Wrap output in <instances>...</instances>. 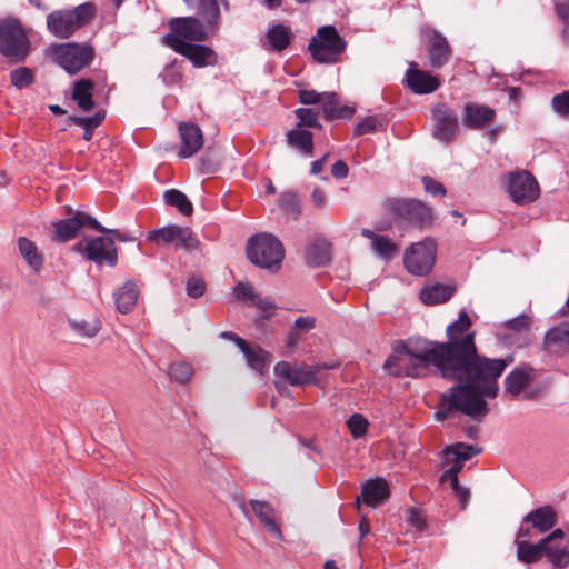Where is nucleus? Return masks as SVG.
I'll use <instances>...</instances> for the list:
<instances>
[{
    "instance_id": "1",
    "label": "nucleus",
    "mask_w": 569,
    "mask_h": 569,
    "mask_svg": "<svg viewBox=\"0 0 569 569\" xmlns=\"http://www.w3.org/2000/svg\"><path fill=\"white\" fill-rule=\"evenodd\" d=\"M471 320L461 310L458 319L447 327L448 341H432V346L445 359L447 373H455L458 383L448 388L440 397L437 420H446L452 412H460L480 421L489 412L487 398L498 396V379L513 361L512 357L491 359L477 352Z\"/></svg>"
},
{
    "instance_id": "2",
    "label": "nucleus",
    "mask_w": 569,
    "mask_h": 569,
    "mask_svg": "<svg viewBox=\"0 0 569 569\" xmlns=\"http://www.w3.org/2000/svg\"><path fill=\"white\" fill-rule=\"evenodd\" d=\"M392 355L385 361L383 368L396 377H423L429 366L433 365L441 377L457 381L455 373H447V363L429 340H402L396 341L392 346Z\"/></svg>"
},
{
    "instance_id": "3",
    "label": "nucleus",
    "mask_w": 569,
    "mask_h": 569,
    "mask_svg": "<svg viewBox=\"0 0 569 569\" xmlns=\"http://www.w3.org/2000/svg\"><path fill=\"white\" fill-rule=\"evenodd\" d=\"M96 12V6L91 2L79 4L73 9L54 10L47 16V29L56 38L68 39L88 24Z\"/></svg>"
},
{
    "instance_id": "4",
    "label": "nucleus",
    "mask_w": 569,
    "mask_h": 569,
    "mask_svg": "<svg viewBox=\"0 0 569 569\" xmlns=\"http://www.w3.org/2000/svg\"><path fill=\"white\" fill-rule=\"evenodd\" d=\"M30 40L17 18L0 20V53L11 63L23 62L30 53Z\"/></svg>"
},
{
    "instance_id": "5",
    "label": "nucleus",
    "mask_w": 569,
    "mask_h": 569,
    "mask_svg": "<svg viewBox=\"0 0 569 569\" xmlns=\"http://www.w3.org/2000/svg\"><path fill=\"white\" fill-rule=\"evenodd\" d=\"M247 257L256 266L276 272L284 257L281 241L270 233H261L249 239Z\"/></svg>"
},
{
    "instance_id": "6",
    "label": "nucleus",
    "mask_w": 569,
    "mask_h": 569,
    "mask_svg": "<svg viewBox=\"0 0 569 569\" xmlns=\"http://www.w3.org/2000/svg\"><path fill=\"white\" fill-rule=\"evenodd\" d=\"M346 49V41L333 26H323L317 30L308 44L313 60L319 63H336Z\"/></svg>"
},
{
    "instance_id": "7",
    "label": "nucleus",
    "mask_w": 569,
    "mask_h": 569,
    "mask_svg": "<svg viewBox=\"0 0 569 569\" xmlns=\"http://www.w3.org/2000/svg\"><path fill=\"white\" fill-rule=\"evenodd\" d=\"M52 57L68 73H77L88 67L94 57V49L88 43L68 42L51 48Z\"/></svg>"
},
{
    "instance_id": "8",
    "label": "nucleus",
    "mask_w": 569,
    "mask_h": 569,
    "mask_svg": "<svg viewBox=\"0 0 569 569\" xmlns=\"http://www.w3.org/2000/svg\"><path fill=\"white\" fill-rule=\"evenodd\" d=\"M72 250L98 266L114 267L118 263L114 239L109 237H84L72 247Z\"/></svg>"
},
{
    "instance_id": "9",
    "label": "nucleus",
    "mask_w": 569,
    "mask_h": 569,
    "mask_svg": "<svg viewBox=\"0 0 569 569\" xmlns=\"http://www.w3.org/2000/svg\"><path fill=\"white\" fill-rule=\"evenodd\" d=\"M385 208L395 219L405 220L419 228L432 221L431 208L417 199L391 198L386 200Z\"/></svg>"
},
{
    "instance_id": "10",
    "label": "nucleus",
    "mask_w": 569,
    "mask_h": 569,
    "mask_svg": "<svg viewBox=\"0 0 569 569\" xmlns=\"http://www.w3.org/2000/svg\"><path fill=\"white\" fill-rule=\"evenodd\" d=\"M538 371L529 365H520L511 370L503 380V395L516 399L520 395L531 400L542 393V388H531L537 379Z\"/></svg>"
},
{
    "instance_id": "11",
    "label": "nucleus",
    "mask_w": 569,
    "mask_h": 569,
    "mask_svg": "<svg viewBox=\"0 0 569 569\" xmlns=\"http://www.w3.org/2000/svg\"><path fill=\"white\" fill-rule=\"evenodd\" d=\"M437 243L435 239L427 237L422 241L412 243L403 256L405 267L411 274H428L436 262Z\"/></svg>"
},
{
    "instance_id": "12",
    "label": "nucleus",
    "mask_w": 569,
    "mask_h": 569,
    "mask_svg": "<svg viewBox=\"0 0 569 569\" xmlns=\"http://www.w3.org/2000/svg\"><path fill=\"white\" fill-rule=\"evenodd\" d=\"M170 32L163 37V42L170 48V37L178 40H189L190 42H204L209 39L211 32L196 17L173 18L169 22Z\"/></svg>"
},
{
    "instance_id": "13",
    "label": "nucleus",
    "mask_w": 569,
    "mask_h": 569,
    "mask_svg": "<svg viewBox=\"0 0 569 569\" xmlns=\"http://www.w3.org/2000/svg\"><path fill=\"white\" fill-rule=\"evenodd\" d=\"M148 239L158 244H174L177 248L192 251L199 248L200 242L188 227L171 224L149 232Z\"/></svg>"
},
{
    "instance_id": "14",
    "label": "nucleus",
    "mask_w": 569,
    "mask_h": 569,
    "mask_svg": "<svg viewBox=\"0 0 569 569\" xmlns=\"http://www.w3.org/2000/svg\"><path fill=\"white\" fill-rule=\"evenodd\" d=\"M86 226H89L96 231H106V228L101 226L94 218L90 217L86 212L77 211L73 217L61 219L52 223V238L57 242L64 243L76 238L80 230Z\"/></svg>"
},
{
    "instance_id": "15",
    "label": "nucleus",
    "mask_w": 569,
    "mask_h": 569,
    "mask_svg": "<svg viewBox=\"0 0 569 569\" xmlns=\"http://www.w3.org/2000/svg\"><path fill=\"white\" fill-rule=\"evenodd\" d=\"M433 121L432 136L446 143L452 142L458 133V118L456 111L445 102H438L431 110Z\"/></svg>"
},
{
    "instance_id": "16",
    "label": "nucleus",
    "mask_w": 569,
    "mask_h": 569,
    "mask_svg": "<svg viewBox=\"0 0 569 569\" xmlns=\"http://www.w3.org/2000/svg\"><path fill=\"white\" fill-rule=\"evenodd\" d=\"M508 191L517 204L533 202L540 194L537 180L528 171L509 173Z\"/></svg>"
},
{
    "instance_id": "17",
    "label": "nucleus",
    "mask_w": 569,
    "mask_h": 569,
    "mask_svg": "<svg viewBox=\"0 0 569 569\" xmlns=\"http://www.w3.org/2000/svg\"><path fill=\"white\" fill-rule=\"evenodd\" d=\"M170 48L189 59L196 68L214 66L217 63V53L207 46L178 40L173 36L170 37Z\"/></svg>"
},
{
    "instance_id": "18",
    "label": "nucleus",
    "mask_w": 569,
    "mask_h": 569,
    "mask_svg": "<svg viewBox=\"0 0 569 569\" xmlns=\"http://www.w3.org/2000/svg\"><path fill=\"white\" fill-rule=\"evenodd\" d=\"M426 39V51L429 66L432 69H440L447 64L452 57V49L443 34L432 28L423 31Z\"/></svg>"
},
{
    "instance_id": "19",
    "label": "nucleus",
    "mask_w": 569,
    "mask_h": 569,
    "mask_svg": "<svg viewBox=\"0 0 569 569\" xmlns=\"http://www.w3.org/2000/svg\"><path fill=\"white\" fill-rule=\"evenodd\" d=\"M319 369L320 366H292L287 361H280L274 366V373L291 386H306L316 382Z\"/></svg>"
},
{
    "instance_id": "20",
    "label": "nucleus",
    "mask_w": 569,
    "mask_h": 569,
    "mask_svg": "<svg viewBox=\"0 0 569 569\" xmlns=\"http://www.w3.org/2000/svg\"><path fill=\"white\" fill-rule=\"evenodd\" d=\"M440 79L428 71L420 70L416 63L406 71V84L416 94H429L438 90Z\"/></svg>"
},
{
    "instance_id": "21",
    "label": "nucleus",
    "mask_w": 569,
    "mask_h": 569,
    "mask_svg": "<svg viewBox=\"0 0 569 569\" xmlns=\"http://www.w3.org/2000/svg\"><path fill=\"white\" fill-rule=\"evenodd\" d=\"M389 497L390 489L388 482L381 477H376L362 485L361 495L357 497L356 505L359 507L362 501L365 505L376 508L385 503Z\"/></svg>"
},
{
    "instance_id": "22",
    "label": "nucleus",
    "mask_w": 569,
    "mask_h": 569,
    "mask_svg": "<svg viewBox=\"0 0 569 569\" xmlns=\"http://www.w3.org/2000/svg\"><path fill=\"white\" fill-rule=\"evenodd\" d=\"M178 129L181 139L178 156L182 159L194 156L203 146L201 129L194 123H180Z\"/></svg>"
},
{
    "instance_id": "23",
    "label": "nucleus",
    "mask_w": 569,
    "mask_h": 569,
    "mask_svg": "<svg viewBox=\"0 0 569 569\" xmlns=\"http://www.w3.org/2000/svg\"><path fill=\"white\" fill-rule=\"evenodd\" d=\"M293 38L289 26L282 23H272L264 36L263 48L267 51L281 52L289 47Z\"/></svg>"
},
{
    "instance_id": "24",
    "label": "nucleus",
    "mask_w": 569,
    "mask_h": 569,
    "mask_svg": "<svg viewBox=\"0 0 569 569\" xmlns=\"http://www.w3.org/2000/svg\"><path fill=\"white\" fill-rule=\"evenodd\" d=\"M557 513L552 506L546 505L531 510L523 517V523H529L540 533L552 529L557 523Z\"/></svg>"
},
{
    "instance_id": "25",
    "label": "nucleus",
    "mask_w": 569,
    "mask_h": 569,
    "mask_svg": "<svg viewBox=\"0 0 569 569\" xmlns=\"http://www.w3.org/2000/svg\"><path fill=\"white\" fill-rule=\"evenodd\" d=\"M495 109L477 103L465 106V124L470 129H481L495 120Z\"/></svg>"
},
{
    "instance_id": "26",
    "label": "nucleus",
    "mask_w": 569,
    "mask_h": 569,
    "mask_svg": "<svg viewBox=\"0 0 569 569\" xmlns=\"http://www.w3.org/2000/svg\"><path fill=\"white\" fill-rule=\"evenodd\" d=\"M543 347L552 353L569 350V323L565 322L549 329L543 338Z\"/></svg>"
},
{
    "instance_id": "27",
    "label": "nucleus",
    "mask_w": 569,
    "mask_h": 569,
    "mask_svg": "<svg viewBox=\"0 0 569 569\" xmlns=\"http://www.w3.org/2000/svg\"><path fill=\"white\" fill-rule=\"evenodd\" d=\"M249 505L256 515V517L259 519V521L277 538H281V529L280 526L274 520V509L273 507L267 502L261 500L251 499L249 501Z\"/></svg>"
},
{
    "instance_id": "28",
    "label": "nucleus",
    "mask_w": 569,
    "mask_h": 569,
    "mask_svg": "<svg viewBox=\"0 0 569 569\" xmlns=\"http://www.w3.org/2000/svg\"><path fill=\"white\" fill-rule=\"evenodd\" d=\"M331 260V246L323 239L311 242L305 252V261L310 267H323Z\"/></svg>"
},
{
    "instance_id": "29",
    "label": "nucleus",
    "mask_w": 569,
    "mask_h": 569,
    "mask_svg": "<svg viewBox=\"0 0 569 569\" xmlns=\"http://www.w3.org/2000/svg\"><path fill=\"white\" fill-rule=\"evenodd\" d=\"M456 291L455 286L433 283L420 290V299L425 305L433 306L447 302Z\"/></svg>"
},
{
    "instance_id": "30",
    "label": "nucleus",
    "mask_w": 569,
    "mask_h": 569,
    "mask_svg": "<svg viewBox=\"0 0 569 569\" xmlns=\"http://www.w3.org/2000/svg\"><path fill=\"white\" fill-rule=\"evenodd\" d=\"M286 141L288 146L298 150L302 156H312L313 134L309 130L296 127L286 133Z\"/></svg>"
},
{
    "instance_id": "31",
    "label": "nucleus",
    "mask_w": 569,
    "mask_h": 569,
    "mask_svg": "<svg viewBox=\"0 0 569 569\" xmlns=\"http://www.w3.org/2000/svg\"><path fill=\"white\" fill-rule=\"evenodd\" d=\"M198 14L202 18L203 24L216 34L220 28V3L218 0H199Z\"/></svg>"
},
{
    "instance_id": "32",
    "label": "nucleus",
    "mask_w": 569,
    "mask_h": 569,
    "mask_svg": "<svg viewBox=\"0 0 569 569\" xmlns=\"http://www.w3.org/2000/svg\"><path fill=\"white\" fill-rule=\"evenodd\" d=\"M138 295L136 282L128 280L113 295L117 310L121 313L130 312L137 303Z\"/></svg>"
},
{
    "instance_id": "33",
    "label": "nucleus",
    "mask_w": 569,
    "mask_h": 569,
    "mask_svg": "<svg viewBox=\"0 0 569 569\" xmlns=\"http://www.w3.org/2000/svg\"><path fill=\"white\" fill-rule=\"evenodd\" d=\"M18 248L27 264L34 272H40L44 262V258L43 254L39 252L36 243L26 237H20L18 239Z\"/></svg>"
},
{
    "instance_id": "34",
    "label": "nucleus",
    "mask_w": 569,
    "mask_h": 569,
    "mask_svg": "<svg viewBox=\"0 0 569 569\" xmlns=\"http://www.w3.org/2000/svg\"><path fill=\"white\" fill-rule=\"evenodd\" d=\"M92 90L93 82L90 79H80L73 83L71 97L83 111H89L94 107Z\"/></svg>"
},
{
    "instance_id": "35",
    "label": "nucleus",
    "mask_w": 569,
    "mask_h": 569,
    "mask_svg": "<svg viewBox=\"0 0 569 569\" xmlns=\"http://www.w3.org/2000/svg\"><path fill=\"white\" fill-rule=\"evenodd\" d=\"M543 555L553 567L565 568L569 565V546L563 542L545 543Z\"/></svg>"
},
{
    "instance_id": "36",
    "label": "nucleus",
    "mask_w": 569,
    "mask_h": 569,
    "mask_svg": "<svg viewBox=\"0 0 569 569\" xmlns=\"http://www.w3.org/2000/svg\"><path fill=\"white\" fill-rule=\"evenodd\" d=\"M543 541L542 539L537 543L518 542L517 559L526 565L538 562L543 556Z\"/></svg>"
},
{
    "instance_id": "37",
    "label": "nucleus",
    "mask_w": 569,
    "mask_h": 569,
    "mask_svg": "<svg viewBox=\"0 0 569 569\" xmlns=\"http://www.w3.org/2000/svg\"><path fill=\"white\" fill-rule=\"evenodd\" d=\"M241 352L244 355L247 363L252 369L262 372L268 367V358L269 353L264 351L260 347H250L246 341V346L240 348Z\"/></svg>"
},
{
    "instance_id": "38",
    "label": "nucleus",
    "mask_w": 569,
    "mask_h": 569,
    "mask_svg": "<svg viewBox=\"0 0 569 569\" xmlns=\"http://www.w3.org/2000/svg\"><path fill=\"white\" fill-rule=\"evenodd\" d=\"M166 204L174 207L183 216H191L193 206L188 197L178 189H170L163 193Z\"/></svg>"
},
{
    "instance_id": "39",
    "label": "nucleus",
    "mask_w": 569,
    "mask_h": 569,
    "mask_svg": "<svg viewBox=\"0 0 569 569\" xmlns=\"http://www.w3.org/2000/svg\"><path fill=\"white\" fill-rule=\"evenodd\" d=\"M278 204L286 214L291 216L293 219H298L301 213L300 199L295 191L289 190L282 192L279 197Z\"/></svg>"
},
{
    "instance_id": "40",
    "label": "nucleus",
    "mask_w": 569,
    "mask_h": 569,
    "mask_svg": "<svg viewBox=\"0 0 569 569\" xmlns=\"http://www.w3.org/2000/svg\"><path fill=\"white\" fill-rule=\"evenodd\" d=\"M371 247L378 257L386 260L393 258L399 251L397 244L385 236L375 238V241L371 242Z\"/></svg>"
},
{
    "instance_id": "41",
    "label": "nucleus",
    "mask_w": 569,
    "mask_h": 569,
    "mask_svg": "<svg viewBox=\"0 0 569 569\" xmlns=\"http://www.w3.org/2000/svg\"><path fill=\"white\" fill-rule=\"evenodd\" d=\"M479 452L480 449L477 446L466 445L462 442H458L445 449L447 460H449V457L452 455L455 456L456 459L461 460L463 462L469 460L471 457Z\"/></svg>"
},
{
    "instance_id": "42",
    "label": "nucleus",
    "mask_w": 569,
    "mask_h": 569,
    "mask_svg": "<svg viewBox=\"0 0 569 569\" xmlns=\"http://www.w3.org/2000/svg\"><path fill=\"white\" fill-rule=\"evenodd\" d=\"M69 323L74 332L87 338L94 337L101 328L100 321L96 318H92L91 320L80 321L70 320Z\"/></svg>"
},
{
    "instance_id": "43",
    "label": "nucleus",
    "mask_w": 569,
    "mask_h": 569,
    "mask_svg": "<svg viewBox=\"0 0 569 569\" xmlns=\"http://www.w3.org/2000/svg\"><path fill=\"white\" fill-rule=\"evenodd\" d=\"M296 117L299 119V122L297 124L298 128L302 127H309V128H316L321 129L322 126L320 124L318 117L319 111H317L313 108H298L295 111Z\"/></svg>"
},
{
    "instance_id": "44",
    "label": "nucleus",
    "mask_w": 569,
    "mask_h": 569,
    "mask_svg": "<svg viewBox=\"0 0 569 569\" xmlns=\"http://www.w3.org/2000/svg\"><path fill=\"white\" fill-rule=\"evenodd\" d=\"M10 82L17 89L31 86L34 82V76L31 69L19 67L10 72Z\"/></svg>"
},
{
    "instance_id": "45",
    "label": "nucleus",
    "mask_w": 569,
    "mask_h": 569,
    "mask_svg": "<svg viewBox=\"0 0 569 569\" xmlns=\"http://www.w3.org/2000/svg\"><path fill=\"white\" fill-rule=\"evenodd\" d=\"M550 106L559 117L569 119V90L555 94L551 98Z\"/></svg>"
},
{
    "instance_id": "46",
    "label": "nucleus",
    "mask_w": 569,
    "mask_h": 569,
    "mask_svg": "<svg viewBox=\"0 0 569 569\" xmlns=\"http://www.w3.org/2000/svg\"><path fill=\"white\" fill-rule=\"evenodd\" d=\"M192 367L187 362H176L169 368V376L171 379L184 383L192 377Z\"/></svg>"
},
{
    "instance_id": "47",
    "label": "nucleus",
    "mask_w": 569,
    "mask_h": 569,
    "mask_svg": "<svg viewBox=\"0 0 569 569\" xmlns=\"http://www.w3.org/2000/svg\"><path fill=\"white\" fill-rule=\"evenodd\" d=\"M347 425L355 439L365 436L369 426L368 420L360 413H353L347 421Z\"/></svg>"
},
{
    "instance_id": "48",
    "label": "nucleus",
    "mask_w": 569,
    "mask_h": 569,
    "mask_svg": "<svg viewBox=\"0 0 569 569\" xmlns=\"http://www.w3.org/2000/svg\"><path fill=\"white\" fill-rule=\"evenodd\" d=\"M339 100L336 93H323L321 111L327 120L337 119Z\"/></svg>"
},
{
    "instance_id": "49",
    "label": "nucleus",
    "mask_w": 569,
    "mask_h": 569,
    "mask_svg": "<svg viewBox=\"0 0 569 569\" xmlns=\"http://www.w3.org/2000/svg\"><path fill=\"white\" fill-rule=\"evenodd\" d=\"M379 126H382V122L379 121L376 117L368 116L361 118L353 128L355 136H363L366 133L375 132Z\"/></svg>"
},
{
    "instance_id": "50",
    "label": "nucleus",
    "mask_w": 569,
    "mask_h": 569,
    "mask_svg": "<svg viewBox=\"0 0 569 569\" xmlns=\"http://www.w3.org/2000/svg\"><path fill=\"white\" fill-rule=\"evenodd\" d=\"M104 118L106 112L103 110H99L92 117H72L70 120L82 128H90L94 130V128L101 124Z\"/></svg>"
},
{
    "instance_id": "51",
    "label": "nucleus",
    "mask_w": 569,
    "mask_h": 569,
    "mask_svg": "<svg viewBox=\"0 0 569 569\" xmlns=\"http://www.w3.org/2000/svg\"><path fill=\"white\" fill-rule=\"evenodd\" d=\"M187 295L191 298H200L206 291V282L201 278H190L186 284Z\"/></svg>"
},
{
    "instance_id": "52",
    "label": "nucleus",
    "mask_w": 569,
    "mask_h": 569,
    "mask_svg": "<svg viewBox=\"0 0 569 569\" xmlns=\"http://www.w3.org/2000/svg\"><path fill=\"white\" fill-rule=\"evenodd\" d=\"M234 296L239 301H250L252 303L253 299L257 297V293L253 292L251 284L239 282L234 287Z\"/></svg>"
},
{
    "instance_id": "53",
    "label": "nucleus",
    "mask_w": 569,
    "mask_h": 569,
    "mask_svg": "<svg viewBox=\"0 0 569 569\" xmlns=\"http://www.w3.org/2000/svg\"><path fill=\"white\" fill-rule=\"evenodd\" d=\"M531 325V320L527 315H520L506 322V327L516 332L528 331Z\"/></svg>"
},
{
    "instance_id": "54",
    "label": "nucleus",
    "mask_w": 569,
    "mask_h": 569,
    "mask_svg": "<svg viewBox=\"0 0 569 569\" xmlns=\"http://www.w3.org/2000/svg\"><path fill=\"white\" fill-rule=\"evenodd\" d=\"M407 522L419 531H423L427 528L425 518L416 508H409L407 510Z\"/></svg>"
},
{
    "instance_id": "55",
    "label": "nucleus",
    "mask_w": 569,
    "mask_h": 569,
    "mask_svg": "<svg viewBox=\"0 0 569 569\" xmlns=\"http://www.w3.org/2000/svg\"><path fill=\"white\" fill-rule=\"evenodd\" d=\"M422 183H423L425 190L432 196H442L443 197L446 194V189H445L443 184L433 180L429 176L422 177Z\"/></svg>"
},
{
    "instance_id": "56",
    "label": "nucleus",
    "mask_w": 569,
    "mask_h": 569,
    "mask_svg": "<svg viewBox=\"0 0 569 569\" xmlns=\"http://www.w3.org/2000/svg\"><path fill=\"white\" fill-rule=\"evenodd\" d=\"M323 93H319L315 90H300L299 91V102L302 104H316L322 103Z\"/></svg>"
},
{
    "instance_id": "57",
    "label": "nucleus",
    "mask_w": 569,
    "mask_h": 569,
    "mask_svg": "<svg viewBox=\"0 0 569 569\" xmlns=\"http://www.w3.org/2000/svg\"><path fill=\"white\" fill-rule=\"evenodd\" d=\"M462 467H463V461L456 459L452 467L442 473V476L440 477V481L441 482L449 481V482H453L455 485H457L458 473L461 471Z\"/></svg>"
},
{
    "instance_id": "58",
    "label": "nucleus",
    "mask_w": 569,
    "mask_h": 569,
    "mask_svg": "<svg viewBox=\"0 0 569 569\" xmlns=\"http://www.w3.org/2000/svg\"><path fill=\"white\" fill-rule=\"evenodd\" d=\"M252 305H256L266 317H270L273 313V310L276 309V305L271 301L268 297H260L257 295V297L253 299Z\"/></svg>"
},
{
    "instance_id": "59",
    "label": "nucleus",
    "mask_w": 569,
    "mask_h": 569,
    "mask_svg": "<svg viewBox=\"0 0 569 569\" xmlns=\"http://www.w3.org/2000/svg\"><path fill=\"white\" fill-rule=\"evenodd\" d=\"M450 486H451L453 492L456 493V496L459 499L460 508L462 510H465L467 508V505H468L469 498H470L469 489L460 486L458 479H457V485H455L453 482H450Z\"/></svg>"
},
{
    "instance_id": "60",
    "label": "nucleus",
    "mask_w": 569,
    "mask_h": 569,
    "mask_svg": "<svg viewBox=\"0 0 569 569\" xmlns=\"http://www.w3.org/2000/svg\"><path fill=\"white\" fill-rule=\"evenodd\" d=\"M315 326H316V319L313 317L306 316V317L297 318L295 320L292 328L296 329L297 331L298 330L309 331V330L313 329Z\"/></svg>"
},
{
    "instance_id": "61",
    "label": "nucleus",
    "mask_w": 569,
    "mask_h": 569,
    "mask_svg": "<svg viewBox=\"0 0 569 569\" xmlns=\"http://www.w3.org/2000/svg\"><path fill=\"white\" fill-rule=\"evenodd\" d=\"M349 168L347 163L342 160L336 161L331 167V174L336 179H343L348 176Z\"/></svg>"
},
{
    "instance_id": "62",
    "label": "nucleus",
    "mask_w": 569,
    "mask_h": 569,
    "mask_svg": "<svg viewBox=\"0 0 569 569\" xmlns=\"http://www.w3.org/2000/svg\"><path fill=\"white\" fill-rule=\"evenodd\" d=\"M557 16L562 22L569 21V0L558 1L555 6Z\"/></svg>"
},
{
    "instance_id": "63",
    "label": "nucleus",
    "mask_w": 569,
    "mask_h": 569,
    "mask_svg": "<svg viewBox=\"0 0 569 569\" xmlns=\"http://www.w3.org/2000/svg\"><path fill=\"white\" fill-rule=\"evenodd\" d=\"M326 193L319 187H316L311 193V201L316 208H322L326 203Z\"/></svg>"
},
{
    "instance_id": "64",
    "label": "nucleus",
    "mask_w": 569,
    "mask_h": 569,
    "mask_svg": "<svg viewBox=\"0 0 569 569\" xmlns=\"http://www.w3.org/2000/svg\"><path fill=\"white\" fill-rule=\"evenodd\" d=\"M531 529L529 527H526L525 523L520 526V528L517 531L515 545L518 546V542H529L528 539H531Z\"/></svg>"
}]
</instances>
